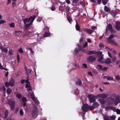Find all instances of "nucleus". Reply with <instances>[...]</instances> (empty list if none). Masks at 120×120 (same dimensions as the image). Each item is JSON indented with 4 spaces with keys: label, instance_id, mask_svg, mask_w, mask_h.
Instances as JSON below:
<instances>
[{
    "label": "nucleus",
    "instance_id": "5fc2aeb1",
    "mask_svg": "<svg viewBox=\"0 0 120 120\" xmlns=\"http://www.w3.org/2000/svg\"><path fill=\"white\" fill-rule=\"evenodd\" d=\"M27 90L28 91H30L32 90V88L30 86L27 89Z\"/></svg>",
    "mask_w": 120,
    "mask_h": 120
},
{
    "label": "nucleus",
    "instance_id": "9d476101",
    "mask_svg": "<svg viewBox=\"0 0 120 120\" xmlns=\"http://www.w3.org/2000/svg\"><path fill=\"white\" fill-rule=\"evenodd\" d=\"M88 107L89 105L87 104L83 105L82 107L83 111L84 112H86L88 110Z\"/></svg>",
    "mask_w": 120,
    "mask_h": 120
},
{
    "label": "nucleus",
    "instance_id": "a18cd8bd",
    "mask_svg": "<svg viewBox=\"0 0 120 120\" xmlns=\"http://www.w3.org/2000/svg\"><path fill=\"white\" fill-rule=\"evenodd\" d=\"M28 20V19L27 18H25L24 20L23 21L25 24L27 23Z\"/></svg>",
    "mask_w": 120,
    "mask_h": 120
},
{
    "label": "nucleus",
    "instance_id": "9b49d317",
    "mask_svg": "<svg viewBox=\"0 0 120 120\" xmlns=\"http://www.w3.org/2000/svg\"><path fill=\"white\" fill-rule=\"evenodd\" d=\"M114 101L110 97L107 99V102L109 105L112 104Z\"/></svg>",
    "mask_w": 120,
    "mask_h": 120
},
{
    "label": "nucleus",
    "instance_id": "ddd939ff",
    "mask_svg": "<svg viewBox=\"0 0 120 120\" xmlns=\"http://www.w3.org/2000/svg\"><path fill=\"white\" fill-rule=\"evenodd\" d=\"M116 28L118 30H120V22L118 21L116 22Z\"/></svg>",
    "mask_w": 120,
    "mask_h": 120
},
{
    "label": "nucleus",
    "instance_id": "de8ad7c7",
    "mask_svg": "<svg viewBox=\"0 0 120 120\" xmlns=\"http://www.w3.org/2000/svg\"><path fill=\"white\" fill-rule=\"evenodd\" d=\"M111 109H112L114 112H116V109L115 108V107L112 106L111 107Z\"/></svg>",
    "mask_w": 120,
    "mask_h": 120
},
{
    "label": "nucleus",
    "instance_id": "ea45409f",
    "mask_svg": "<svg viewBox=\"0 0 120 120\" xmlns=\"http://www.w3.org/2000/svg\"><path fill=\"white\" fill-rule=\"evenodd\" d=\"M67 19L68 21H69V22L71 23V22L72 21V19L70 17H68L67 18Z\"/></svg>",
    "mask_w": 120,
    "mask_h": 120
},
{
    "label": "nucleus",
    "instance_id": "6e6552de",
    "mask_svg": "<svg viewBox=\"0 0 120 120\" xmlns=\"http://www.w3.org/2000/svg\"><path fill=\"white\" fill-rule=\"evenodd\" d=\"M36 18V17L35 15H34L33 16H30L29 18L28 19L27 24H31Z\"/></svg>",
    "mask_w": 120,
    "mask_h": 120
},
{
    "label": "nucleus",
    "instance_id": "09e8293b",
    "mask_svg": "<svg viewBox=\"0 0 120 120\" xmlns=\"http://www.w3.org/2000/svg\"><path fill=\"white\" fill-rule=\"evenodd\" d=\"M116 111L117 114H120V110L119 109H116Z\"/></svg>",
    "mask_w": 120,
    "mask_h": 120
},
{
    "label": "nucleus",
    "instance_id": "cd10ccee",
    "mask_svg": "<svg viewBox=\"0 0 120 120\" xmlns=\"http://www.w3.org/2000/svg\"><path fill=\"white\" fill-rule=\"evenodd\" d=\"M12 90L10 88H8L7 90V92L8 94H10L12 91Z\"/></svg>",
    "mask_w": 120,
    "mask_h": 120
},
{
    "label": "nucleus",
    "instance_id": "393cba45",
    "mask_svg": "<svg viewBox=\"0 0 120 120\" xmlns=\"http://www.w3.org/2000/svg\"><path fill=\"white\" fill-rule=\"evenodd\" d=\"M104 120H110L109 117L107 116H104Z\"/></svg>",
    "mask_w": 120,
    "mask_h": 120
},
{
    "label": "nucleus",
    "instance_id": "72a5a7b5",
    "mask_svg": "<svg viewBox=\"0 0 120 120\" xmlns=\"http://www.w3.org/2000/svg\"><path fill=\"white\" fill-rule=\"evenodd\" d=\"M22 33V31L20 30L16 31L15 32V33L17 35H18V34Z\"/></svg>",
    "mask_w": 120,
    "mask_h": 120
},
{
    "label": "nucleus",
    "instance_id": "39448f33",
    "mask_svg": "<svg viewBox=\"0 0 120 120\" xmlns=\"http://www.w3.org/2000/svg\"><path fill=\"white\" fill-rule=\"evenodd\" d=\"M87 97L89 99V102L90 103H92L96 101L95 96L92 94L88 95Z\"/></svg>",
    "mask_w": 120,
    "mask_h": 120
},
{
    "label": "nucleus",
    "instance_id": "4be33fe9",
    "mask_svg": "<svg viewBox=\"0 0 120 120\" xmlns=\"http://www.w3.org/2000/svg\"><path fill=\"white\" fill-rule=\"evenodd\" d=\"M111 13L112 15L113 16H115L117 14V12L115 11H111Z\"/></svg>",
    "mask_w": 120,
    "mask_h": 120
},
{
    "label": "nucleus",
    "instance_id": "bb28decb",
    "mask_svg": "<svg viewBox=\"0 0 120 120\" xmlns=\"http://www.w3.org/2000/svg\"><path fill=\"white\" fill-rule=\"evenodd\" d=\"M116 117L114 115H113L109 117L110 118L111 120H115Z\"/></svg>",
    "mask_w": 120,
    "mask_h": 120
},
{
    "label": "nucleus",
    "instance_id": "58836bf2",
    "mask_svg": "<svg viewBox=\"0 0 120 120\" xmlns=\"http://www.w3.org/2000/svg\"><path fill=\"white\" fill-rule=\"evenodd\" d=\"M116 58L115 56H113L112 57V62H114L116 60Z\"/></svg>",
    "mask_w": 120,
    "mask_h": 120
},
{
    "label": "nucleus",
    "instance_id": "603ef678",
    "mask_svg": "<svg viewBox=\"0 0 120 120\" xmlns=\"http://www.w3.org/2000/svg\"><path fill=\"white\" fill-rule=\"evenodd\" d=\"M116 79L117 80H119L120 79V76L119 75H117L116 77Z\"/></svg>",
    "mask_w": 120,
    "mask_h": 120
},
{
    "label": "nucleus",
    "instance_id": "0e129e2a",
    "mask_svg": "<svg viewBox=\"0 0 120 120\" xmlns=\"http://www.w3.org/2000/svg\"><path fill=\"white\" fill-rule=\"evenodd\" d=\"M97 27L95 26H93L91 27V28L92 29H95L97 28Z\"/></svg>",
    "mask_w": 120,
    "mask_h": 120
},
{
    "label": "nucleus",
    "instance_id": "2f4dec72",
    "mask_svg": "<svg viewBox=\"0 0 120 120\" xmlns=\"http://www.w3.org/2000/svg\"><path fill=\"white\" fill-rule=\"evenodd\" d=\"M95 108V107L93 106H89L88 107V110L94 109Z\"/></svg>",
    "mask_w": 120,
    "mask_h": 120
},
{
    "label": "nucleus",
    "instance_id": "052dcab7",
    "mask_svg": "<svg viewBox=\"0 0 120 120\" xmlns=\"http://www.w3.org/2000/svg\"><path fill=\"white\" fill-rule=\"evenodd\" d=\"M82 65L85 68H87V64H82Z\"/></svg>",
    "mask_w": 120,
    "mask_h": 120
},
{
    "label": "nucleus",
    "instance_id": "f257e3e1",
    "mask_svg": "<svg viewBox=\"0 0 120 120\" xmlns=\"http://www.w3.org/2000/svg\"><path fill=\"white\" fill-rule=\"evenodd\" d=\"M15 80L14 79L12 78L9 80V82H6L5 83V86L6 87H8L10 86L11 87L15 85Z\"/></svg>",
    "mask_w": 120,
    "mask_h": 120
},
{
    "label": "nucleus",
    "instance_id": "3c124183",
    "mask_svg": "<svg viewBox=\"0 0 120 120\" xmlns=\"http://www.w3.org/2000/svg\"><path fill=\"white\" fill-rule=\"evenodd\" d=\"M26 25H25V27L26 28H28L29 26L31 25L29 24H25Z\"/></svg>",
    "mask_w": 120,
    "mask_h": 120
},
{
    "label": "nucleus",
    "instance_id": "b1692460",
    "mask_svg": "<svg viewBox=\"0 0 120 120\" xmlns=\"http://www.w3.org/2000/svg\"><path fill=\"white\" fill-rule=\"evenodd\" d=\"M106 77V78L108 80H113V78L112 77L109 76H105V77Z\"/></svg>",
    "mask_w": 120,
    "mask_h": 120
},
{
    "label": "nucleus",
    "instance_id": "bf43d9fd",
    "mask_svg": "<svg viewBox=\"0 0 120 120\" xmlns=\"http://www.w3.org/2000/svg\"><path fill=\"white\" fill-rule=\"evenodd\" d=\"M87 45V42H86L83 45V47L85 48L86 47Z\"/></svg>",
    "mask_w": 120,
    "mask_h": 120
},
{
    "label": "nucleus",
    "instance_id": "69168bd1",
    "mask_svg": "<svg viewBox=\"0 0 120 120\" xmlns=\"http://www.w3.org/2000/svg\"><path fill=\"white\" fill-rule=\"evenodd\" d=\"M17 58L18 61V62H19V59H20V58H19V55H18L17 56Z\"/></svg>",
    "mask_w": 120,
    "mask_h": 120
},
{
    "label": "nucleus",
    "instance_id": "6e6d98bb",
    "mask_svg": "<svg viewBox=\"0 0 120 120\" xmlns=\"http://www.w3.org/2000/svg\"><path fill=\"white\" fill-rule=\"evenodd\" d=\"M30 84H26V85L25 87L26 88H27L29 87L30 86Z\"/></svg>",
    "mask_w": 120,
    "mask_h": 120
},
{
    "label": "nucleus",
    "instance_id": "864d4df0",
    "mask_svg": "<svg viewBox=\"0 0 120 120\" xmlns=\"http://www.w3.org/2000/svg\"><path fill=\"white\" fill-rule=\"evenodd\" d=\"M34 101L35 102V103L37 105H38L39 104V102L37 100H35H35H34Z\"/></svg>",
    "mask_w": 120,
    "mask_h": 120
},
{
    "label": "nucleus",
    "instance_id": "e2e57ef3",
    "mask_svg": "<svg viewBox=\"0 0 120 120\" xmlns=\"http://www.w3.org/2000/svg\"><path fill=\"white\" fill-rule=\"evenodd\" d=\"M108 68V67H104L103 69V70L104 71H106Z\"/></svg>",
    "mask_w": 120,
    "mask_h": 120
},
{
    "label": "nucleus",
    "instance_id": "dca6fc26",
    "mask_svg": "<svg viewBox=\"0 0 120 120\" xmlns=\"http://www.w3.org/2000/svg\"><path fill=\"white\" fill-rule=\"evenodd\" d=\"M110 97L115 101L116 98L117 96L116 94H113Z\"/></svg>",
    "mask_w": 120,
    "mask_h": 120
},
{
    "label": "nucleus",
    "instance_id": "338daca9",
    "mask_svg": "<svg viewBox=\"0 0 120 120\" xmlns=\"http://www.w3.org/2000/svg\"><path fill=\"white\" fill-rule=\"evenodd\" d=\"M88 74L90 75H91V76H92V73L90 71H88Z\"/></svg>",
    "mask_w": 120,
    "mask_h": 120
},
{
    "label": "nucleus",
    "instance_id": "a878e982",
    "mask_svg": "<svg viewBox=\"0 0 120 120\" xmlns=\"http://www.w3.org/2000/svg\"><path fill=\"white\" fill-rule=\"evenodd\" d=\"M50 33H48L47 32H46L44 34V36L45 37H47L50 36Z\"/></svg>",
    "mask_w": 120,
    "mask_h": 120
},
{
    "label": "nucleus",
    "instance_id": "4468645a",
    "mask_svg": "<svg viewBox=\"0 0 120 120\" xmlns=\"http://www.w3.org/2000/svg\"><path fill=\"white\" fill-rule=\"evenodd\" d=\"M0 49L3 52H5L6 53L7 52L8 50L7 48L4 47L3 46H0Z\"/></svg>",
    "mask_w": 120,
    "mask_h": 120
},
{
    "label": "nucleus",
    "instance_id": "f3484780",
    "mask_svg": "<svg viewBox=\"0 0 120 120\" xmlns=\"http://www.w3.org/2000/svg\"><path fill=\"white\" fill-rule=\"evenodd\" d=\"M96 53V52L94 50L92 51H88L86 53L87 54H88L90 55H92L93 54H94Z\"/></svg>",
    "mask_w": 120,
    "mask_h": 120
},
{
    "label": "nucleus",
    "instance_id": "20e7f679",
    "mask_svg": "<svg viewBox=\"0 0 120 120\" xmlns=\"http://www.w3.org/2000/svg\"><path fill=\"white\" fill-rule=\"evenodd\" d=\"M115 36L113 34H111L109 37H108L107 39V41L108 42L110 43L114 44L115 45H117L115 41L112 39Z\"/></svg>",
    "mask_w": 120,
    "mask_h": 120
},
{
    "label": "nucleus",
    "instance_id": "412c9836",
    "mask_svg": "<svg viewBox=\"0 0 120 120\" xmlns=\"http://www.w3.org/2000/svg\"><path fill=\"white\" fill-rule=\"evenodd\" d=\"M99 101L101 103V104L102 105L106 103L105 100L102 99H100Z\"/></svg>",
    "mask_w": 120,
    "mask_h": 120
},
{
    "label": "nucleus",
    "instance_id": "774afa93",
    "mask_svg": "<svg viewBox=\"0 0 120 120\" xmlns=\"http://www.w3.org/2000/svg\"><path fill=\"white\" fill-rule=\"evenodd\" d=\"M80 4H81L83 6H85V4L82 2H80Z\"/></svg>",
    "mask_w": 120,
    "mask_h": 120
},
{
    "label": "nucleus",
    "instance_id": "aec40b11",
    "mask_svg": "<svg viewBox=\"0 0 120 120\" xmlns=\"http://www.w3.org/2000/svg\"><path fill=\"white\" fill-rule=\"evenodd\" d=\"M25 70L27 73V75H28V73H30L31 71V70L30 69H27L25 67Z\"/></svg>",
    "mask_w": 120,
    "mask_h": 120
},
{
    "label": "nucleus",
    "instance_id": "a19ab883",
    "mask_svg": "<svg viewBox=\"0 0 120 120\" xmlns=\"http://www.w3.org/2000/svg\"><path fill=\"white\" fill-rule=\"evenodd\" d=\"M111 106H107L105 108V109L106 110H109L111 109Z\"/></svg>",
    "mask_w": 120,
    "mask_h": 120
},
{
    "label": "nucleus",
    "instance_id": "37998d69",
    "mask_svg": "<svg viewBox=\"0 0 120 120\" xmlns=\"http://www.w3.org/2000/svg\"><path fill=\"white\" fill-rule=\"evenodd\" d=\"M93 105L95 106H98L99 105V104L98 103L95 102L94 103Z\"/></svg>",
    "mask_w": 120,
    "mask_h": 120
},
{
    "label": "nucleus",
    "instance_id": "e433bc0d",
    "mask_svg": "<svg viewBox=\"0 0 120 120\" xmlns=\"http://www.w3.org/2000/svg\"><path fill=\"white\" fill-rule=\"evenodd\" d=\"M107 0H102V3L104 5H105L107 3Z\"/></svg>",
    "mask_w": 120,
    "mask_h": 120
},
{
    "label": "nucleus",
    "instance_id": "2eb2a0df",
    "mask_svg": "<svg viewBox=\"0 0 120 120\" xmlns=\"http://www.w3.org/2000/svg\"><path fill=\"white\" fill-rule=\"evenodd\" d=\"M104 62L106 64H109L111 63L112 61L110 58H108L105 60Z\"/></svg>",
    "mask_w": 120,
    "mask_h": 120
},
{
    "label": "nucleus",
    "instance_id": "c9c22d12",
    "mask_svg": "<svg viewBox=\"0 0 120 120\" xmlns=\"http://www.w3.org/2000/svg\"><path fill=\"white\" fill-rule=\"evenodd\" d=\"M101 97L103 98H107V95L105 94H102L101 95Z\"/></svg>",
    "mask_w": 120,
    "mask_h": 120
},
{
    "label": "nucleus",
    "instance_id": "79ce46f5",
    "mask_svg": "<svg viewBox=\"0 0 120 120\" xmlns=\"http://www.w3.org/2000/svg\"><path fill=\"white\" fill-rule=\"evenodd\" d=\"M26 98L25 97H23L22 98V101L23 102H26Z\"/></svg>",
    "mask_w": 120,
    "mask_h": 120
},
{
    "label": "nucleus",
    "instance_id": "c03bdc74",
    "mask_svg": "<svg viewBox=\"0 0 120 120\" xmlns=\"http://www.w3.org/2000/svg\"><path fill=\"white\" fill-rule=\"evenodd\" d=\"M11 27L13 28L15 27V24L13 23H11L9 24Z\"/></svg>",
    "mask_w": 120,
    "mask_h": 120
},
{
    "label": "nucleus",
    "instance_id": "1a4fd4ad",
    "mask_svg": "<svg viewBox=\"0 0 120 120\" xmlns=\"http://www.w3.org/2000/svg\"><path fill=\"white\" fill-rule=\"evenodd\" d=\"M8 103L11 107V109L12 110H14L15 108L14 102L12 101L9 100L8 102Z\"/></svg>",
    "mask_w": 120,
    "mask_h": 120
},
{
    "label": "nucleus",
    "instance_id": "c85d7f7f",
    "mask_svg": "<svg viewBox=\"0 0 120 120\" xmlns=\"http://www.w3.org/2000/svg\"><path fill=\"white\" fill-rule=\"evenodd\" d=\"M30 95L31 97V98L33 100H35V97H34V94L33 93H32L30 94Z\"/></svg>",
    "mask_w": 120,
    "mask_h": 120
},
{
    "label": "nucleus",
    "instance_id": "423d86ee",
    "mask_svg": "<svg viewBox=\"0 0 120 120\" xmlns=\"http://www.w3.org/2000/svg\"><path fill=\"white\" fill-rule=\"evenodd\" d=\"M109 30L110 32L112 33H115V31L113 29L112 26L110 24H109L106 27L105 33H107L108 30Z\"/></svg>",
    "mask_w": 120,
    "mask_h": 120
},
{
    "label": "nucleus",
    "instance_id": "0eeeda50",
    "mask_svg": "<svg viewBox=\"0 0 120 120\" xmlns=\"http://www.w3.org/2000/svg\"><path fill=\"white\" fill-rule=\"evenodd\" d=\"M96 59L95 57L93 56H90L87 59V61L89 63H92L95 61Z\"/></svg>",
    "mask_w": 120,
    "mask_h": 120
},
{
    "label": "nucleus",
    "instance_id": "680f3d73",
    "mask_svg": "<svg viewBox=\"0 0 120 120\" xmlns=\"http://www.w3.org/2000/svg\"><path fill=\"white\" fill-rule=\"evenodd\" d=\"M0 69H4L5 70V68H4L2 66L1 64L0 63Z\"/></svg>",
    "mask_w": 120,
    "mask_h": 120
},
{
    "label": "nucleus",
    "instance_id": "f03ea898",
    "mask_svg": "<svg viewBox=\"0 0 120 120\" xmlns=\"http://www.w3.org/2000/svg\"><path fill=\"white\" fill-rule=\"evenodd\" d=\"M34 110L32 111V115L34 118H35L38 116V111L36 106L34 104H33Z\"/></svg>",
    "mask_w": 120,
    "mask_h": 120
},
{
    "label": "nucleus",
    "instance_id": "13d9d810",
    "mask_svg": "<svg viewBox=\"0 0 120 120\" xmlns=\"http://www.w3.org/2000/svg\"><path fill=\"white\" fill-rule=\"evenodd\" d=\"M20 114L21 115H22L23 114V112L22 109L20 110Z\"/></svg>",
    "mask_w": 120,
    "mask_h": 120
},
{
    "label": "nucleus",
    "instance_id": "a211bd4d",
    "mask_svg": "<svg viewBox=\"0 0 120 120\" xmlns=\"http://www.w3.org/2000/svg\"><path fill=\"white\" fill-rule=\"evenodd\" d=\"M84 31L90 34H92L93 31L91 29H89L87 28H85L84 30Z\"/></svg>",
    "mask_w": 120,
    "mask_h": 120
},
{
    "label": "nucleus",
    "instance_id": "f704fd0d",
    "mask_svg": "<svg viewBox=\"0 0 120 120\" xmlns=\"http://www.w3.org/2000/svg\"><path fill=\"white\" fill-rule=\"evenodd\" d=\"M8 112L7 111H6L5 112V116L4 117V118L6 119V118L7 116L8 115Z\"/></svg>",
    "mask_w": 120,
    "mask_h": 120
},
{
    "label": "nucleus",
    "instance_id": "c756f323",
    "mask_svg": "<svg viewBox=\"0 0 120 120\" xmlns=\"http://www.w3.org/2000/svg\"><path fill=\"white\" fill-rule=\"evenodd\" d=\"M79 52L78 50L77 49V48H75V50L74 52V54L75 55H76L78 54V53Z\"/></svg>",
    "mask_w": 120,
    "mask_h": 120
},
{
    "label": "nucleus",
    "instance_id": "f8f14e48",
    "mask_svg": "<svg viewBox=\"0 0 120 120\" xmlns=\"http://www.w3.org/2000/svg\"><path fill=\"white\" fill-rule=\"evenodd\" d=\"M119 103H120V98L119 95L117 96L116 98L115 101V104L117 105Z\"/></svg>",
    "mask_w": 120,
    "mask_h": 120
},
{
    "label": "nucleus",
    "instance_id": "5701e85b",
    "mask_svg": "<svg viewBox=\"0 0 120 120\" xmlns=\"http://www.w3.org/2000/svg\"><path fill=\"white\" fill-rule=\"evenodd\" d=\"M75 28L77 30H79V31H80V28L77 22H76V24L75 25Z\"/></svg>",
    "mask_w": 120,
    "mask_h": 120
},
{
    "label": "nucleus",
    "instance_id": "4d7b16f0",
    "mask_svg": "<svg viewBox=\"0 0 120 120\" xmlns=\"http://www.w3.org/2000/svg\"><path fill=\"white\" fill-rule=\"evenodd\" d=\"M98 67L99 68V69H100L101 70L102 69V66L101 65H98Z\"/></svg>",
    "mask_w": 120,
    "mask_h": 120
},
{
    "label": "nucleus",
    "instance_id": "473e14b6",
    "mask_svg": "<svg viewBox=\"0 0 120 120\" xmlns=\"http://www.w3.org/2000/svg\"><path fill=\"white\" fill-rule=\"evenodd\" d=\"M105 11L107 12H109L110 11V10L108 8V7L106 6H105Z\"/></svg>",
    "mask_w": 120,
    "mask_h": 120
},
{
    "label": "nucleus",
    "instance_id": "49530a36",
    "mask_svg": "<svg viewBox=\"0 0 120 120\" xmlns=\"http://www.w3.org/2000/svg\"><path fill=\"white\" fill-rule=\"evenodd\" d=\"M19 51L20 53H23V51L22 50V48H20L19 49Z\"/></svg>",
    "mask_w": 120,
    "mask_h": 120
},
{
    "label": "nucleus",
    "instance_id": "4c0bfd02",
    "mask_svg": "<svg viewBox=\"0 0 120 120\" xmlns=\"http://www.w3.org/2000/svg\"><path fill=\"white\" fill-rule=\"evenodd\" d=\"M28 49L31 52V53L32 54H34V51H33L32 49L31 48H28L27 49Z\"/></svg>",
    "mask_w": 120,
    "mask_h": 120
},
{
    "label": "nucleus",
    "instance_id": "7c9ffc66",
    "mask_svg": "<svg viewBox=\"0 0 120 120\" xmlns=\"http://www.w3.org/2000/svg\"><path fill=\"white\" fill-rule=\"evenodd\" d=\"M16 96L19 99H20L22 97V95L20 93L17 94L16 95Z\"/></svg>",
    "mask_w": 120,
    "mask_h": 120
},
{
    "label": "nucleus",
    "instance_id": "6ab92c4d",
    "mask_svg": "<svg viewBox=\"0 0 120 120\" xmlns=\"http://www.w3.org/2000/svg\"><path fill=\"white\" fill-rule=\"evenodd\" d=\"M76 84L79 86H81V85L82 83L81 82V80L80 79L78 80L76 82Z\"/></svg>",
    "mask_w": 120,
    "mask_h": 120
},
{
    "label": "nucleus",
    "instance_id": "7ed1b4c3",
    "mask_svg": "<svg viewBox=\"0 0 120 120\" xmlns=\"http://www.w3.org/2000/svg\"><path fill=\"white\" fill-rule=\"evenodd\" d=\"M96 53L99 55L98 59V61L102 63H104V59L103 57V55L102 54V52H97Z\"/></svg>",
    "mask_w": 120,
    "mask_h": 120
},
{
    "label": "nucleus",
    "instance_id": "8fccbe9b",
    "mask_svg": "<svg viewBox=\"0 0 120 120\" xmlns=\"http://www.w3.org/2000/svg\"><path fill=\"white\" fill-rule=\"evenodd\" d=\"M6 22V21L5 20H0V24H2L5 23Z\"/></svg>",
    "mask_w": 120,
    "mask_h": 120
}]
</instances>
